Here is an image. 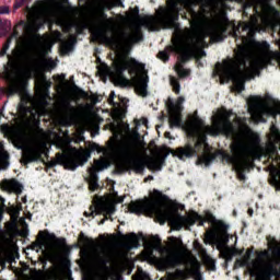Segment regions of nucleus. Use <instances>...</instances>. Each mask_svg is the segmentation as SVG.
<instances>
[{
	"label": "nucleus",
	"instance_id": "obj_17",
	"mask_svg": "<svg viewBox=\"0 0 280 280\" xmlns=\"http://www.w3.org/2000/svg\"><path fill=\"white\" fill-rule=\"evenodd\" d=\"M254 160L250 155H244V160L233 168L236 173L238 180H246V172H250Z\"/></svg>",
	"mask_w": 280,
	"mask_h": 280
},
{
	"label": "nucleus",
	"instance_id": "obj_56",
	"mask_svg": "<svg viewBox=\"0 0 280 280\" xmlns=\"http://www.w3.org/2000/svg\"><path fill=\"white\" fill-rule=\"evenodd\" d=\"M21 36V34L16 31V28L13 30L12 35L10 36V38H19Z\"/></svg>",
	"mask_w": 280,
	"mask_h": 280
},
{
	"label": "nucleus",
	"instance_id": "obj_28",
	"mask_svg": "<svg viewBox=\"0 0 280 280\" xmlns=\"http://www.w3.org/2000/svg\"><path fill=\"white\" fill-rule=\"evenodd\" d=\"M213 229L219 235H222L223 237H226V235H229V224H226L222 220H218L213 225Z\"/></svg>",
	"mask_w": 280,
	"mask_h": 280
},
{
	"label": "nucleus",
	"instance_id": "obj_13",
	"mask_svg": "<svg viewBox=\"0 0 280 280\" xmlns=\"http://www.w3.org/2000/svg\"><path fill=\"white\" fill-rule=\"evenodd\" d=\"M202 148H205V144L197 140L194 144L187 143L185 147L177 148L175 150V156H177L179 161H185V159L198 156V152H202Z\"/></svg>",
	"mask_w": 280,
	"mask_h": 280
},
{
	"label": "nucleus",
	"instance_id": "obj_16",
	"mask_svg": "<svg viewBox=\"0 0 280 280\" xmlns=\"http://www.w3.org/2000/svg\"><path fill=\"white\" fill-rule=\"evenodd\" d=\"M22 161L24 165H27L30 163H36L38 161H40L42 163H45V159H43V150L36 147L26 148L22 155Z\"/></svg>",
	"mask_w": 280,
	"mask_h": 280
},
{
	"label": "nucleus",
	"instance_id": "obj_59",
	"mask_svg": "<svg viewBox=\"0 0 280 280\" xmlns=\"http://www.w3.org/2000/svg\"><path fill=\"white\" fill-rule=\"evenodd\" d=\"M164 261L166 262V264H170V265H172V264H174V258L173 257H166L165 259H164Z\"/></svg>",
	"mask_w": 280,
	"mask_h": 280
},
{
	"label": "nucleus",
	"instance_id": "obj_44",
	"mask_svg": "<svg viewBox=\"0 0 280 280\" xmlns=\"http://www.w3.org/2000/svg\"><path fill=\"white\" fill-rule=\"evenodd\" d=\"M18 110L19 113H22L23 115H25V113H27V103H25L23 100L19 103L18 105Z\"/></svg>",
	"mask_w": 280,
	"mask_h": 280
},
{
	"label": "nucleus",
	"instance_id": "obj_21",
	"mask_svg": "<svg viewBox=\"0 0 280 280\" xmlns=\"http://www.w3.org/2000/svg\"><path fill=\"white\" fill-rule=\"evenodd\" d=\"M229 34V27L224 24H218L211 30V38L214 43H222L226 35Z\"/></svg>",
	"mask_w": 280,
	"mask_h": 280
},
{
	"label": "nucleus",
	"instance_id": "obj_20",
	"mask_svg": "<svg viewBox=\"0 0 280 280\" xmlns=\"http://www.w3.org/2000/svg\"><path fill=\"white\" fill-rule=\"evenodd\" d=\"M247 265V272L250 277H257V262L253 260V247L247 248L243 258H241Z\"/></svg>",
	"mask_w": 280,
	"mask_h": 280
},
{
	"label": "nucleus",
	"instance_id": "obj_27",
	"mask_svg": "<svg viewBox=\"0 0 280 280\" xmlns=\"http://www.w3.org/2000/svg\"><path fill=\"white\" fill-rule=\"evenodd\" d=\"M175 38H176V36L172 38V45L166 46L164 50H161L158 54V58L160 60H162V62H168L170 61V54H176L178 56V54L176 51H172L170 49V47H172L174 45V39Z\"/></svg>",
	"mask_w": 280,
	"mask_h": 280
},
{
	"label": "nucleus",
	"instance_id": "obj_57",
	"mask_svg": "<svg viewBox=\"0 0 280 280\" xmlns=\"http://www.w3.org/2000/svg\"><path fill=\"white\" fill-rule=\"evenodd\" d=\"M100 264H102V266H106V264H108V258H106V257H101V258H100Z\"/></svg>",
	"mask_w": 280,
	"mask_h": 280
},
{
	"label": "nucleus",
	"instance_id": "obj_12",
	"mask_svg": "<svg viewBox=\"0 0 280 280\" xmlns=\"http://www.w3.org/2000/svg\"><path fill=\"white\" fill-rule=\"evenodd\" d=\"M232 151L234 152L233 155H231L228 152L222 151L220 153L221 159L231 165H233V168L243 162L244 156H249L250 154L246 153L247 149L242 143H238L232 148Z\"/></svg>",
	"mask_w": 280,
	"mask_h": 280
},
{
	"label": "nucleus",
	"instance_id": "obj_52",
	"mask_svg": "<svg viewBox=\"0 0 280 280\" xmlns=\"http://www.w3.org/2000/svg\"><path fill=\"white\" fill-rule=\"evenodd\" d=\"M231 252H232V254L234 255V257L237 256V255H238V256L244 255V248H243V249H238V248H235V247H234V248L231 249Z\"/></svg>",
	"mask_w": 280,
	"mask_h": 280
},
{
	"label": "nucleus",
	"instance_id": "obj_9",
	"mask_svg": "<svg viewBox=\"0 0 280 280\" xmlns=\"http://www.w3.org/2000/svg\"><path fill=\"white\" fill-rule=\"evenodd\" d=\"M84 163H86V160L80 155L57 153L56 160L45 164L48 170L56 167V165H62L65 170L74 172V170H78V167H80V165H84Z\"/></svg>",
	"mask_w": 280,
	"mask_h": 280
},
{
	"label": "nucleus",
	"instance_id": "obj_33",
	"mask_svg": "<svg viewBox=\"0 0 280 280\" xmlns=\"http://www.w3.org/2000/svg\"><path fill=\"white\" fill-rule=\"evenodd\" d=\"M175 71L178 75V78L183 79V78H189L191 75V70L189 69H185L183 67V65L178 63L177 66H175Z\"/></svg>",
	"mask_w": 280,
	"mask_h": 280
},
{
	"label": "nucleus",
	"instance_id": "obj_11",
	"mask_svg": "<svg viewBox=\"0 0 280 280\" xmlns=\"http://www.w3.org/2000/svg\"><path fill=\"white\" fill-rule=\"evenodd\" d=\"M127 69H129V73H138V71H141V69H145V65L140 63L132 57L125 59L116 67L118 82H128V80L124 78V71H127Z\"/></svg>",
	"mask_w": 280,
	"mask_h": 280
},
{
	"label": "nucleus",
	"instance_id": "obj_5",
	"mask_svg": "<svg viewBox=\"0 0 280 280\" xmlns=\"http://www.w3.org/2000/svg\"><path fill=\"white\" fill-rule=\"evenodd\" d=\"M202 45H205V38L198 35L189 36L188 42H185V38L180 35H176V38L173 39V45L168 49L176 51L182 62H189L194 58L195 60H200V58L207 56Z\"/></svg>",
	"mask_w": 280,
	"mask_h": 280
},
{
	"label": "nucleus",
	"instance_id": "obj_10",
	"mask_svg": "<svg viewBox=\"0 0 280 280\" xmlns=\"http://www.w3.org/2000/svg\"><path fill=\"white\" fill-rule=\"evenodd\" d=\"M183 102H185V97L179 96L176 104L174 103V101H172V98H168V102L166 103V108L170 114L168 124L171 128H178L180 126Z\"/></svg>",
	"mask_w": 280,
	"mask_h": 280
},
{
	"label": "nucleus",
	"instance_id": "obj_18",
	"mask_svg": "<svg viewBox=\"0 0 280 280\" xmlns=\"http://www.w3.org/2000/svg\"><path fill=\"white\" fill-rule=\"evenodd\" d=\"M91 213H86L85 215L91 218H94L95 215H101V213H105V218L103 220H101L98 222V224H104V222H106V220H108V215H110L112 213H115V208L114 207H108L105 206L104 203H96L94 207L92 206L91 208Z\"/></svg>",
	"mask_w": 280,
	"mask_h": 280
},
{
	"label": "nucleus",
	"instance_id": "obj_50",
	"mask_svg": "<svg viewBox=\"0 0 280 280\" xmlns=\"http://www.w3.org/2000/svg\"><path fill=\"white\" fill-rule=\"evenodd\" d=\"M270 256V254H268V250H262V252H258L257 253V257L258 259H266Z\"/></svg>",
	"mask_w": 280,
	"mask_h": 280
},
{
	"label": "nucleus",
	"instance_id": "obj_15",
	"mask_svg": "<svg viewBox=\"0 0 280 280\" xmlns=\"http://www.w3.org/2000/svg\"><path fill=\"white\" fill-rule=\"evenodd\" d=\"M75 26V34L77 35H70V38L72 42H63L61 44V49L66 52L69 54L71 49H73V43H78V36H82L84 34V30H91V23L89 22H81L74 24Z\"/></svg>",
	"mask_w": 280,
	"mask_h": 280
},
{
	"label": "nucleus",
	"instance_id": "obj_6",
	"mask_svg": "<svg viewBox=\"0 0 280 280\" xmlns=\"http://www.w3.org/2000/svg\"><path fill=\"white\" fill-rule=\"evenodd\" d=\"M233 115V110L223 109L217 116V120L214 121V126H205V120L198 116V112L196 110L192 116V125L195 128H205L206 135H210V137H220L223 135L224 137H230L233 135L235 128L233 127V121H231V117Z\"/></svg>",
	"mask_w": 280,
	"mask_h": 280
},
{
	"label": "nucleus",
	"instance_id": "obj_30",
	"mask_svg": "<svg viewBox=\"0 0 280 280\" xmlns=\"http://www.w3.org/2000/svg\"><path fill=\"white\" fill-rule=\"evenodd\" d=\"M78 115V109L69 105V114L65 117L67 126H73L75 124V117Z\"/></svg>",
	"mask_w": 280,
	"mask_h": 280
},
{
	"label": "nucleus",
	"instance_id": "obj_1",
	"mask_svg": "<svg viewBox=\"0 0 280 280\" xmlns=\"http://www.w3.org/2000/svg\"><path fill=\"white\" fill-rule=\"evenodd\" d=\"M248 43V37L242 36L241 44H237L234 50V59L225 61L224 66L217 62L214 67L217 75H229L234 84L235 91L238 93L246 91V82L254 80L255 75H259V72L268 67V60L255 59L250 62L252 72L244 71V69L248 71V54L246 50Z\"/></svg>",
	"mask_w": 280,
	"mask_h": 280
},
{
	"label": "nucleus",
	"instance_id": "obj_4",
	"mask_svg": "<svg viewBox=\"0 0 280 280\" xmlns=\"http://www.w3.org/2000/svg\"><path fill=\"white\" fill-rule=\"evenodd\" d=\"M8 65L4 66L3 80L11 84L8 89L9 95H16L23 91L25 81H21V68L25 62V52L21 48H14L11 55H7Z\"/></svg>",
	"mask_w": 280,
	"mask_h": 280
},
{
	"label": "nucleus",
	"instance_id": "obj_48",
	"mask_svg": "<svg viewBox=\"0 0 280 280\" xmlns=\"http://www.w3.org/2000/svg\"><path fill=\"white\" fill-rule=\"evenodd\" d=\"M197 141H198L199 143H203L206 147L209 145V144L207 143V133H201V135H199Z\"/></svg>",
	"mask_w": 280,
	"mask_h": 280
},
{
	"label": "nucleus",
	"instance_id": "obj_19",
	"mask_svg": "<svg viewBox=\"0 0 280 280\" xmlns=\"http://www.w3.org/2000/svg\"><path fill=\"white\" fill-rule=\"evenodd\" d=\"M38 235L42 240H49L50 242H55L52 246L56 248V250H62L67 248V238L65 237H58L55 233H49L47 230L39 231Z\"/></svg>",
	"mask_w": 280,
	"mask_h": 280
},
{
	"label": "nucleus",
	"instance_id": "obj_36",
	"mask_svg": "<svg viewBox=\"0 0 280 280\" xmlns=\"http://www.w3.org/2000/svg\"><path fill=\"white\" fill-rule=\"evenodd\" d=\"M108 167V163L104 160H96L95 161V166L91 170H95L96 174L97 172H102L103 170H106Z\"/></svg>",
	"mask_w": 280,
	"mask_h": 280
},
{
	"label": "nucleus",
	"instance_id": "obj_55",
	"mask_svg": "<svg viewBox=\"0 0 280 280\" xmlns=\"http://www.w3.org/2000/svg\"><path fill=\"white\" fill-rule=\"evenodd\" d=\"M27 1H30V0H20V1H18L16 4H15V8H21V7L25 5V3H27Z\"/></svg>",
	"mask_w": 280,
	"mask_h": 280
},
{
	"label": "nucleus",
	"instance_id": "obj_2",
	"mask_svg": "<svg viewBox=\"0 0 280 280\" xmlns=\"http://www.w3.org/2000/svg\"><path fill=\"white\" fill-rule=\"evenodd\" d=\"M129 209L132 213L137 214L156 213L158 218L162 220V224H165V221L167 220L171 226H173L174 231H180L183 226H185L186 230H189V226H194V224H196L197 222V226H205V223L207 222V220H205V217L196 211L185 217L178 212L167 213L163 210H159V208H156V203H154V201L150 199L133 201L129 205Z\"/></svg>",
	"mask_w": 280,
	"mask_h": 280
},
{
	"label": "nucleus",
	"instance_id": "obj_38",
	"mask_svg": "<svg viewBox=\"0 0 280 280\" xmlns=\"http://www.w3.org/2000/svg\"><path fill=\"white\" fill-rule=\"evenodd\" d=\"M35 280H56V276L52 275L49 277V275L45 273L44 271H38L35 276Z\"/></svg>",
	"mask_w": 280,
	"mask_h": 280
},
{
	"label": "nucleus",
	"instance_id": "obj_42",
	"mask_svg": "<svg viewBox=\"0 0 280 280\" xmlns=\"http://www.w3.org/2000/svg\"><path fill=\"white\" fill-rule=\"evenodd\" d=\"M151 244L153 248H156V249L161 248V244H162L161 237H159V235L151 236Z\"/></svg>",
	"mask_w": 280,
	"mask_h": 280
},
{
	"label": "nucleus",
	"instance_id": "obj_37",
	"mask_svg": "<svg viewBox=\"0 0 280 280\" xmlns=\"http://www.w3.org/2000/svg\"><path fill=\"white\" fill-rule=\"evenodd\" d=\"M10 45H12V37H8L5 43L2 46V49L0 50V57L3 58V56H7L8 49H10Z\"/></svg>",
	"mask_w": 280,
	"mask_h": 280
},
{
	"label": "nucleus",
	"instance_id": "obj_34",
	"mask_svg": "<svg viewBox=\"0 0 280 280\" xmlns=\"http://www.w3.org/2000/svg\"><path fill=\"white\" fill-rule=\"evenodd\" d=\"M243 8H244V11H243L244 16H248V12H246V10H253V12L257 13V5H255V0H247L243 4Z\"/></svg>",
	"mask_w": 280,
	"mask_h": 280
},
{
	"label": "nucleus",
	"instance_id": "obj_8",
	"mask_svg": "<svg viewBox=\"0 0 280 280\" xmlns=\"http://www.w3.org/2000/svg\"><path fill=\"white\" fill-rule=\"evenodd\" d=\"M178 2L176 0H172L170 2V9L165 10L159 19L149 16L144 19V23L152 32H159V30H161V25H164L165 27L176 25V21H178Z\"/></svg>",
	"mask_w": 280,
	"mask_h": 280
},
{
	"label": "nucleus",
	"instance_id": "obj_62",
	"mask_svg": "<svg viewBox=\"0 0 280 280\" xmlns=\"http://www.w3.org/2000/svg\"><path fill=\"white\" fill-rule=\"evenodd\" d=\"M250 100H252V102H253L254 104H257V101L259 100V97H257V96H252Z\"/></svg>",
	"mask_w": 280,
	"mask_h": 280
},
{
	"label": "nucleus",
	"instance_id": "obj_54",
	"mask_svg": "<svg viewBox=\"0 0 280 280\" xmlns=\"http://www.w3.org/2000/svg\"><path fill=\"white\" fill-rule=\"evenodd\" d=\"M0 14H10V8L0 7Z\"/></svg>",
	"mask_w": 280,
	"mask_h": 280
},
{
	"label": "nucleus",
	"instance_id": "obj_32",
	"mask_svg": "<svg viewBox=\"0 0 280 280\" xmlns=\"http://www.w3.org/2000/svg\"><path fill=\"white\" fill-rule=\"evenodd\" d=\"M43 25H45V19L43 18H37L34 21V24H24V28L27 30L28 32H32V30H40V27H43Z\"/></svg>",
	"mask_w": 280,
	"mask_h": 280
},
{
	"label": "nucleus",
	"instance_id": "obj_35",
	"mask_svg": "<svg viewBox=\"0 0 280 280\" xmlns=\"http://www.w3.org/2000/svg\"><path fill=\"white\" fill-rule=\"evenodd\" d=\"M203 220H206V222H209V224H212V226H215V223L218 222L215 215H213L212 212L209 210L205 211Z\"/></svg>",
	"mask_w": 280,
	"mask_h": 280
},
{
	"label": "nucleus",
	"instance_id": "obj_22",
	"mask_svg": "<svg viewBox=\"0 0 280 280\" xmlns=\"http://www.w3.org/2000/svg\"><path fill=\"white\" fill-rule=\"evenodd\" d=\"M3 187L7 191H12L13 194H16V196H21V194H23V184L18 179H4Z\"/></svg>",
	"mask_w": 280,
	"mask_h": 280
},
{
	"label": "nucleus",
	"instance_id": "obj_24",
	"mask_svg": "<svg viewBox=\"0 0 280 280\" xmlns=\"http://www.w3.org/2000/svg\"><path fill=\"white\" fill-rule=\"evenodd\" d=\"M148 75L136 80V91H138L141 97H148Z\"/></svg>",
	"mask_w": 280,
	"mask_h": 280
},
{
	"label": "nucleus",
	"instance_id": "obj_7",
	"mask_svg": "<svg viewBox=\"0 0 280 280\" xmlns=\"http://www.w3.org/2000/svg\"><path fill=\"white\" fill-rule=\"evenodd\" d=\"M94 37L97 40L105 43V45L119 49L124 54L128 55L130 51H132V47H135L137 43H141V40H143V33L141 32V28L138 27L132 33L120 31L118 38L108 37L106 34L101 32H96Z\"/></svg>",
	"mask_w": 280,
	"mask_h": 280
},
{
	"label": "nucleus",
	"instance_id": "obj_26",
	"mask_svg": "<svg viewBox=\"0 0 280 280\" xmlns=\"http://www.w3.org/2000/svg\"><path fill=\"white\" fill-rule=\"evenodd\" d=\"M89 189L90 191L100 189V176H97V171L95 170H90Z\"/></svg>",
	"mask_w": 280,
	"mask_h": 280
},
{
	"label": "nucleus",
	"instance_id": "obj_40",
	"mask_svg": "<svg viewBox=\"0 0 280 280\" xmlns=\"http://www.w3.org/2000/svg\"><path fill=\"white\" fill-rule=\"evenodd\" d=\"M108 14L104 12V10L98 11L97 13V22L101 24L108 23Z\"/></svg>",
	"mask_w": 280,
	"mask_h": 280
},
{
	"label": "nucleus",
	"instance_id": "obj_47",
	"mask_svg": "<svg viewBox=\"0 0 280 280\" xmlns=\"http://www.w3.org/2000/svg\"><path fill=\"white\" fill-rule=\"evenodd\" d=\"M206 260H207L208 266L210 267V270H215V260H213L209 256H207Z\"/></svg>",
	"mask_w": 280,
	"mask_h": 280
},
{
	"label": "nucleus",
	"instance_id": "obj_41",
	"mask_svg": "<svg viewBox=\"0 0 280 280\" xmlns=\"http://www.w3.org/2000/svg\"><path fill=\"white\" fill-rule=\"evenodd\" d=\"M43 246H45V243L43 241H35L30 245L31 250H43Z\"/></svg>",
	"mask_w": 280,
	"mask_h": 280
},
{
	"label": "nucleus",
	"instance_id": "obj_49",
	"mask_svg": "<svg viewBox=\"0 0 280 280\" xmlns=\"http://www.w3.org/2000/svg\"><path fill=\"white\" fill-rule=\"evenodd\" d=\"M14 145L18 150H23V140L21 138H15Z\"/></svg>",
	"mask_w": 280,
	"mask_h": 280
},
{
	"label": "nucleus",
	"instance_id": "obj_64",
	"mask_svg": "<svg viewBox=\"0 0 280 280\" xmlns=\"http://www.w3.org/2000/svg\"><path fill=\"white\" fill-rule=\"evenodd\" d=\"M133 14H136L137 16H139V8H138V7H136V8L133 9Z\"/></svg>",
	"mask_w": 280,
	"mask_h": 280
},
{
	"label": "nucleus",
	"instance_id": "obj_29",
	"mask_svg": "<svg viewBox=\"0 0 280 280\" xmlns=\"http://www.w3.org/2000/svg\"><path fill=\"white\" fill-rule=\"evenodd\" d=\"M213 161H215V154L213 153H203L198 156V163L200 165H206V167H209Z\"/></svg>",
	"mask_w": 280,
	"mask_h": 280
},
{
	"label": "nucleus",
	"instance_id": "obj_61",
	"mask_svg": "<svg viewBox=\"0 0 280 280\" xmlns=\"http://www.w3.org/2000/svg\"><path fill=\"white\" fill-rule=\"evenodd\" d=\"M164 137H165V139H172V133L168 132V131H166V132L164 133Z\"/></svg>",
	"mask_w": 280,
	"mask_h": 280
},
{
	"label": "nucleus",
	"instance_id": "obj_53",
	"mask_svg": "<svg viewBox=\"0 0 280 280\" xmlns=\"http://www.w3.org/2000/svg\"><path fill=\"white\" fill-rule=\"evenodd\" d=\"M108 103L115 106V92H110Z\"/></svg>",
	"mask_w": 280,
	"mask_h": 280
},
{
	"label": "nucleus",
	"instance_id": "obj_25",
	"mask_svg": "<svg viewBox=\"0 0 280 280\" xmlns=\"http://www.w3.org/2000/svg\"><path fill=\"white\" fill-rule=\"evenodd\" d=\"M10 167V153L5 151L3 142L0 141V168L8 170Z\"/></svg>",
	"mask_w": 280,
	"mask_h": 280
},
{
	"label": "nucleus",
	"instance_id": "obj_31",
	"mask_svg": "<svg viewBox=\"0 0 280 280\" xmlns=\"http://www.w3.org/2000/svg\"><path fill=\"white\" fill-rule=\"evenodd\" d=\"M265 279H272V277H279V269L275 265H268L267 269L264 271Z\"/></svg>",
	"mask_w": 280,
	"mask_h": 280
},
{
	"label": "nucleus",
	"instance_id": "obj_60",
	"mask_svg": "<svg viewBox=\"0 0 280 280\" xmlns=\"http://www.w3.org/2000/svg\"><path fill=\"white\" fill-rule=\"evenodd\" d=\"M92 101H93L94 104H97L100 102V96L94 95Z\"/></svg>",
	"mask_w": 280,
	"mask_h": 280
},
{
	"label": "nucleus",
	"instance_id": "obj_14",
	"mask_svg": "<svg viewBox=\"0 0 280 280\" xmlns=\"http://www.w3.org/2000/svg\"><path fill=\"white\" fill-rule=\"evenodd\" d=\"M78 247H82V249L80 250V257L83 261V264H89V261H91V254L89 253V247L93 246V244H95V241H93V238L86 236L84 234V232H80L79 233V237H78Z\"/></svg>",
	"mask_w": 280,
	"mask_h": 280
},
{
	"label": "nucleus",
	"instance_id": "obj_3",
	"mask_svg": "<svg viewBox=\"0 0 280 280\" xmlns=\"http://www.w3.org/2000/svg\"><path fill=\"white\" fill-rule=\"evenodd\" d=\"M107 150L114 159H120L116 163L117 174H125V172H135V174L142 175L148 167V162L141 156L135 155V145L130 142L112 139L107 144Z\"/></svg>",
	"mask_w": 280,
	"mask_h": 280
},
{
	"label": "nucleus",
	"instance_id": "obj_39",
	"mask_svg": "<svg viewBox=\"0 0 280 280\" xmlns=\"http://www.w3.org/2000/svg\"><path fill=\"white\" fill-rule=\"evenodd\" d=\"M171 85L176 95H180V82L176 78L171 79Z\"/></svg>",
	"mask_w": 280,
	"mask_h": 280
},
{
	"label": "nucleus",
	"instance_id": "obj_58",
	"mask_svg": "<svg viewBox=\"0 0 280 280\" xmlns=\"http://www.w3.org/2000/svg\"><path fill=\"white\" fill-rule=\"evenodd\" d=\"M47 67L48 69H56V63L54 62V60H50L49 62H47Z\"/></svg>",
	"mask_w": 280,
	"mask_h": 280
},
{
	"label": "nucleus",
	"instance_id": "obj_45",
	"mask_svg": "<svg viewBox=\"0 0 280 280\" xmlns=\"http://www.w3.org/2000/svg\"><path fill=\"white\" fill-rule=\"evenodd\" d=\"M271 244H273V249H272L273 255H280V247H279V242H277V238H271Z\"/></svg>",
	"mask_w": 280,
	"mask_h": 280
},
{
	"label": "nucleus",
	"instance_id": "obj_43",
	"mask_svg": "<svg viewBox=\"0 0 280 280\" xmlns=\"http://www.w3.org/2000/svg\"><path fill=\"white\" fill-rule=\"evenodd\" d=\"M223 257H224L225 261H233L235 254H233L231 248H226L225 250H223Z\"/></svg>",
	"mask_w": 280,
	"mask_h": 280
},
{
	"label": "nucleus",
	"instance_id": "obj_63",
	"mask_svg": "<svg viewBox=\"0 0 280 280\" xmlns=\"http://www.w3.org/2000/svg\"><path fill=\"white\" fill-rule=\"evenodd\" d=\"M207 237H209V238L213 237V232L207 230Z\"/></svg>",
	"mask_w": 280,
	"mask_h": 280
},
{
	"label": "nucleus",
	"instance_id": "obj_23",
	"mask_svg": "<svg viewBox=\"0 0 280 280\" xmlns=\"http://www.w3.org/2000/svg\"><path fill=\"white\" fill-rule=\"evenodd\" d=\"M118 235H120V237H124V240H126V242H128V244H130V246H132L133 248H139V242L141 238H143V233L137 235L135 232H131L127 235H124L121 232H119Z\"/></svg>",
	"mask_w": 280,
	"mask_h": 280
},
{
	"label": "nucleus",
	"instance_id": "obj_51",
	"mask_svg": "<svg viewBox=\"0 0 280 280\" xmlns=\"http://www.w3.org/2000/svg\"><path fill=\"white\" fill-rule=\"evenodd\" d=\"M153 196L156 198V200H161V198H165V195H163V192H161L158 189H153Z\"/></svg>",
	"mask_w": 280,
	"mask_h": 280
},
{
	"label": "nucleus",
	"instance_id": "obj_46",
	"mask_svg": "<svg viewBox=\"0 0 280 280\" xmlns=\"http://www.w3.org/2000/svg\"><path fill=\"white\" fill-rule=\"evenodd\" d=\"M234 268H247L248 269V265L242 259H236L234 262Z\"/></svg>",
	"mask_w": 280,
	"mask_h": 280
}]
</instances>
